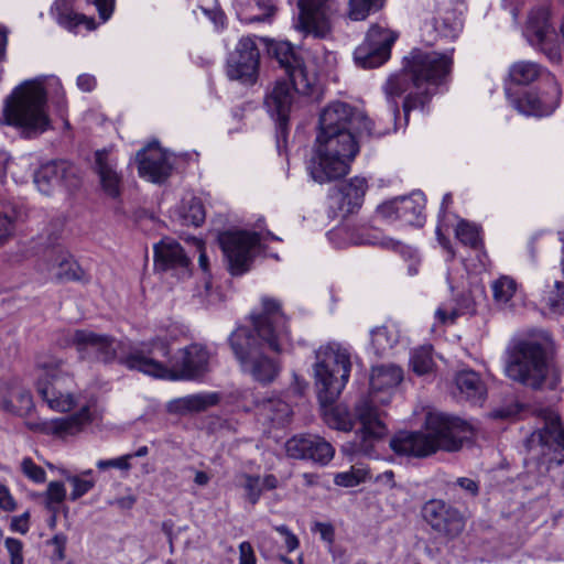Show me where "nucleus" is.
<instances>
[{"mask_svg":"<svg viewBox=\"0 0 564 564\" xmlns=\"http://www.w3.org/2000/svg\"><path fill=\"white\" fill-rule=\"evenodd\" d=\"M252 328L237 327L229 336L230 348L242 372L261 383L272 382L279 365L267 351L280 354L291 345L289 319L279 300L261 297V310L250 314Z\"/></svg>","mask_w":564,"mask_h":564,"instance_id":"obj_1","label":"nucleus"},{"mask_svg":"<svg viewBox=\"0 0 564 564\" xmlns=\"http://www.w3.org/2000/svg\"><path fill=\"white\" fill-rule=\"evenodd\" d=\"M404 61L403 69L388 78L383 90L394 118L399 113L395 98L408 93L403 102V111L408 121L410 111L423 110L432 95L435 94V87L449 76L453 58L447 53L415 48Z\"/></svg>","mask_w":564,"mask_h":564,"instance_id":"obj_2","label":"nucleus"},{"mask_svg":"<svg viewBox=\"0 0 564 564\" xmlns=\"http://www.w3.org/2000/svg\"><path fill=\"white\" fill-rule=\"evenodd\" d=\"M210 354L200 344H192L171 356V347L166 339L152 338L140 343L122 362L130 370L166 380H196L209 370Z\"/></svg>","mask_w":564,"mask_h":564,"instance_id":"obj_3","label":"nucleus"},{"mask_svg":"<svg viewBox=\"0 0 564 564\" xmlns=\"http://www.w3.org/2000/svg\"><path fill=\"white\" fill-rule=\"evenodd\" d=\"M47 98L59 109L66 106L65 91L58 77L39 76L22 82L6 98L3 115L7 124L22 128L28 133L48 129Z\"/></svg>","mask_w":564,"mask_h":564,"instance_id":"obj_4","label":"nucleus"},{"mask_svg":"<svg viewBox=\"0 0 564 564\" xmlns=\"http://www.w3.org/2000/svg\"><path fill=\"white\" fill-rule=\"evenodd\" d=\"M403 379L402 369L394 365H382L371 369L370 395L360 401L355 413L360 423V429L351 442L343 446V452L348 456H370L373 449V442L382 438L388 430L383 423L382 412L377 404H387L391 399L390 391Z\"/></svg>","mask_w":564,"mask_h":564,"instance_id":"obj_5","label":"nucleus"},{"mask_svg":"<svg viewBox=\"0 0 564 564\" xmlns=\"http://www.w3.org/2000/svg\"><path fill=\"white\" fill-rule=\"evenodd\" d=\"M474 436L466 421L442 412H429L425 432H400L390 441L391 449L402 456L423 458L438 449L455 452Z\"/></svg>","mask_w":564,"mask_h":564,"instance_id":"obj_6","label":"nucleus"},{"mask_svg":"<svg viewBox=\"0 0 564 564\" xmlns=\"http://www.w3.org/2000/svg\"><path fill=\"white\" fill-rule=\"evenodd\" d=\"M505 372L511 380L534 390L544 386L555 389L561 377L557 368L547 360L544 346L529 339L509 346Z\"/></svg>","mask_w":564,"mask_h":564,"instance_id":"obj_7","label":"nucleus"},{"mask_svg":"<svg viewBox=\"0 0 564 564\" xmlns=\"http://www.w3.org/2000/svg\"><path fill=\"white\" fill-rule=\"evenodd\" d=\"M359 152L355 132H317L315 152L308 163L312 178L324 184L340 178L349 173L350 163Z\"/></svg>","mask_w":564,"mask_h":564,"instance_id":"obj_8","label":"nucleus"},{"mask_svg":"<svg viewBox=\"0 0 564 564\" xmlns=\"http://www.w3.org/2000/svg\"><path fill=\"white\" fill-rule=\"evenodd\" d=\"M314 377L323 408L335 403L346 387L351 371L350 352L338 343H328L315 351Z\"/></svg>","mask_w":564,"mask_h":564,"instance_id":"obj_9","label":"nucleus"},{"mask_svg":"<svg viewBox=\"0 0 564 564\" xmlns=\"http://www.w3.org/2000/svg\"><path fill=\"white\" fill-rule=\"evenodd\" d=\"M36 390L48 408L56 412L70 411L76 404L75 381L65 361L54 356H41L36 361Z\"/></svg>","mask_w":564,"mask_h":564,"instance_id":"obj_10","label":"nucleus"},{"mask_svg":"<svg viewBox=\"0 0 564 564\" xmlns=\"http://www.w3.org/2000/svg\"><path fill=\"white\" fill-rule=\"evenodd\" d=\"M69 343L75 347L80 359L105 364L118 361L124 367L122 359L140 348V344L129 347L122 340L90 329H76L69 335Z\"/></svg>","mask_w":564,"mask_h":564,"instance_id":"obj_11","label":"nucleus"},{"mask_svg":"<svg viewBox=\"0 0 564 564\" xmlns=\"http://www.w3.org/2000/svg\"><path fill=\"white\" fill-rule=\"evenodd\" d=\"M350 130L368 137H382L386 130H377L373 122L359 109L343 101L329 104L319 115L318 132L335 133Z\"/></svg>","mask_w":564,"mask_h":564,"instance_id":"obj_12","label":"nucleus"},{"mask_svg":"<svg viewBox=\"0 0 564 564\" xmlns=\"http://www.w3.org/2000/svg\"><path fill=\"white\" fill-rule=\"evenodd\" d=\"M399 34L380 23L372 24L354 52L355 62L362 68L381 66L390 58L391 47Z\"/></svg>","mask_w":564,"mask_h":564,"instance_id":"obj_13","label":"nucleus"},{"mask_svg":"<svg viewBox=\"0 0 564 564\" xmlns=\"http://www.w3.org/2000/svg\"><path fill=\"white\" fill-rule=\"evenodd\" d=\"M220 248L228 261L230 273L243 274L249 270L253 250L260 243L257 232L246 230H228L218 237Z\"/></svg>","mask_w":564,"mask_h":564,"instance_id":"obj_14","label":"nucleus"},{"mask_svg":"<svg viewBox=\"0 0 564 564\" xmlns=\"http://www.w3.org/2000/svg\"><path fill=\"white\" fill-rule=\"evenodd\" d=\"M529 44L542 52L551 62L562 59L557 34L550 22V10L541 7L532 10L523 32Z\"/></svg>","mask_w":564,"mask_h":564,"instance_id":"obj_15","label":"nucleus"},{"mask_svg":"<svg viewBox=\"0 0 564 564\" xmlns=\"http://www.w3.org/2000/svg\"><path fill=\"white\" fill-rule=\"evenodd\" d=\"M297 28L315 37H326L333 28L335 17L339 12L336 0H299Z\"/></svg>","mask_w":564,"mask_h":564,"instance_id":"obj_16","label":"nucleus"},{"mask_svg":"<svg viewBox=\"0 0 564 564\" xmlns=\"http://www.w3.org/2000/svg\"><path fill=\"white\" fill-rule=\"evenodd\" d=\"M424 208V194L413 192L409 196L395 197L378 205L376 215L390 224L400 221L403 225L421 227L425 220Z\"/></svg>","mask_w":564,"mask_h":564,"instance_id":"obj_17","label":"nucleus"},{"mask_svg":"<svg viewBox=\"0 0 564 564\" xmlns=\"http://www.w3.org/2000/svg\"><path fill=\"white\" fill-rule=\"evenodd\" d=\"M268 51L284 69L294 88L308 95L316 83V76L306 68L292 44L286 41H273L269 44Z\"/></svg>","mask_w":564,"mask_h":564,"instance_id":"obj_18","label":"nucleus"},{"mask_svg":"<svg viewBox=\"0 0 564 564\" xmlns=\"http://www.w3.org/2000/svg\"><path fill=\"white\" fill-rule=\"evenodd\" d=\"M259 58L260 53L254 40L250 36L241 37L228 56L227 76L242 84H254L258 78Z\"/></svg>","mask_w":564,"mask_h":564,"instance_id":"obj_19","label":"nucleus"},{"mask_svg":"<svg viewBox=\"0 0 564 564\" xmlns=\"http://www.w3.org/2000/svg\"><path fill=\"white\" fill-rule=\"evenodd\" d=\"M422 513L431 528L447 539L458 536L465 528V518L460 511L443 500L432 499L427 501Z\"/></svg>","mask_w":564,"mask_h":564,"instance_id":"obj_20","label":"nucleus"},{"mask_svg":"<svg viewBox=\"0 0 564 564\" xmlns=\"http://www.w3.org/2000/svg\"><path fill=\"white\" fill-rule=\"evenodd\" d=\"M546 82L550 86L547 96H538L534 91H524L521 96H513L511 88H506V95L510 105L520 113L525 116H549L557 107L560 88L551 74H546Z\"/></svg>","mask_w":564,"mask_h":564,"instance_id":"obj_21","label":"nucleus"},{"mask_svg":"<svg viewBox=\"0 0 564 564\" xmlns=\"http://www.w3.org/2000/svg\"><path fill=\"white\" fill-rule=\"evenodd\" d=\"M538 416L544 422V426L534 431L528 440L530 451L539 449L543 456L550 452L564 449V429L558 414L550 408L540 409Z\"/></svg>","mask_w":564,"mask_h":564,"instance_id":"obj_22","label":"nucleus"},{"mask_svg":"<svg viewBox=\"0 0 564 564\" xmlns=\"http://www.w3.org/2000/svg\"><path fill=\"white\" fill-rule=\"evenodd\" d=\"M289 457L295 459H310L326 465L334 457L335 448L330 443L317 435H296L285 443Z\"/></svg>","mask_w":564,"mask_h":564,"instance_id":"obj_23","label":"nucleus"},{"mask_svg":"<svg viewBox=\"0 0 564 564\" xmlns=\"http://www.w3.org/2000/svg\"><path fill=\"white\" fill-rule=\"evenodd\" d=\"M368 189L367 180L364 177H352L346 183H341L330 189L328 194V205L334 214L347 216L358 210Z\"/></svg>","mask_w":564,"mask_h":564,"instance_id":"obj_24","label":"nucleus"},{"mask_svg":"<svg viewBox=\"0 0 564 564\" xmlns=\"http://www.w3.org/2000/svg\"><path fill=\"white\" fill-rule=\"evenodd\" d=\"M295 93L292 82L276 80L264 98V106L272 118L276 120L280 135L284 137L288 131L289 116L295 101ZM301 95H303L301 93Z\"/></svg>","mask_w":564,"mask_h":564,"instance_id":"obj_25","label":"nucleus"},{"mask_svg":"<svg viewBox=\"0 0 564 564\" xmlns=\"http://www.w3.org/2000/svg\"><path fill=\"white\" fill-rule=\"evenodd\" d=\"M39 191L48 195L55 187L64 185L74 188L78 185L77 169L64 160L52 161L42 165L34 174Z\"/></svg>","mask_w":564,"mask_h":564,"instance_id":"obj_26","label":"nucleus"},{"mask_svg":"<svg viewBox=\"0 0 564 564\" xmlns=\"http://www.w3.org/2000/svg\"><path fill=\"white\" fill-rule=\"evenodd\" d=\"M138 172L153 183L164 182L171 174L172 164L166 153L156 144H149L137 153Z\"/></svg>","mask_w":564,"mask_h":564,"instance_id":"obj_27","label":"nucleus"},{"mask_svg":"<svg viewBox=\"0 0 564 564\" xmlns=\"http://www.w3.org/2000/svg\"><path fill=\"white\" fill-rule=\"evenodd\" d=\"M95 172L99 177L102 191L111 198L121 194L122 177L117 171V160L107 149L95 152Z\"/></svg>","mask_w":564,"mask_h":564,"instance_id":"obj_28","label":"nucleus"},{"mask_svg":"<svg viewBox=\"0 0 564 564\" xmlns=\"http://www.w3.org/2000/svg\"><path fill=\"white\" fill-rule=\"evenodd\" d=\"M76 1L77 0H56L52 8V12L56 14L58 24L68 30L76 28L86 20L85 15L74 11ZM94 4L100 18L107 21L112 13L115 0H94Z\"/></svg>","mask_w":564,"mask_h":564,"instance_id":"obj_29","label":"nucleus"},{"mask_svg":"<svg viewBox=\"0 0 564 564\" xmlns=\"http://www.w3.org/2000/svg\"><path fill=\"white\" fill-rule=\"evenodd\" d=\"M90 422L91 413L89 406L85 405L72 415L43 421L41 423V431L46 434L65 437L79 433Z\"/></svg>","mask_w":564,"mask_h":564,"instance_id":"obj_30","label":"nucleus"},{"mask_svg":"<svg viewBox=\"0 0 564 564\" xmlns=\"http://www.w3.org/2000/svg\"><path fill=\"white\" fill-rule=\"evenodd\" d=\"M189 263V258L175 240L164 238L154 246V264L156 269L162 271L170 269L187 270Z\"/></svg>","mask_w":564,"mask_h":564,"instance_id":"obj_31","label":"nucleus"},{"mask_svg":"<svg viewBox=\"0 0 564 564\" xmlns=\"http://www.w3.org/2000/svg\"><path fill=\"white\" fill-rule=\"evenodd\" d=\"M52 263L48 270L53 271L56 279L61 281H87L85 271L75 262L68 252L62 249H54L51 252Z\"/></svg>","mask_w":564,"mask_h":564,"instance_id":"obj_32","label":"nucleus"},{"mask_svg":"<svg viewBox=\"0 0 564 564\" xmlns=\"http://www.w3.org/2000/svg\"><path fill=\"white\" fill-rule=\"evenodd\" d=\"M220 397L216 392H202L174 399L169 402V411L178 414L200 412L216 405Z\"/></svg>","mask_w":564,"mask_h":564,"instance_id":"obj_33","label":"nucleus"},{"mask_svg":"<svg viewBox=\"0 0 564 564\" xmlns=\"http://www.w3.org/2000/svg\"><path fill=\"white\" fill-rule=\"evenodd\" d=\"M455 384L460 394L473 403H481L486 398V386L474 370H462L455 376Z\"/></svg>","mask_w":564,"mask_h":564,"instance_id":"obj_34","label":"nucleus"},{"mask_svg":"<svg viewBox=\"0 0 564 564\" xmlns=\"http://www.w3.org/2000/svg\"><path fill=\"white\" fill-rule=\"evenodd\" d=\"M546 74L538 63L529 61L516 62L509 68V78L516 85H529Z\"/></svg>","mask_w":564,"mask_h":564,"instance_id":"obj_35","label":"nucleus"},{"mask_svg":"<svg viewBox=\"0 0 564 564\" xmlns=\"http://www.w3.org/2000/svg\"><path fill=\"white\" fill-rule=\"evenodd\" d=\"M259 412L270 422L281 425L288 421L291 408L280 398H271L259 404Z\"/></svg>","mask_w":564,"mask_h":564,"instance_id":"obj_36","label":"nucleus"},{"mask_svg":"<svg viewBox=\"0 0 564 564\" xmlns=\"http://www.w3.org/2000/svg\"><path fill=\"white\" fill-rule=\"evenodd\" d=\"M399 335L393 328L387 326L371 330V345L377 355H384L398 343Z\"/></svg>","mask_w":564,"mask_h":564,"instance_id":"obj_37","label":"nucleus"},{"mask_svg":"<svg viewBox=\"0 0 564 564\" xmlns=\"http://www.w3.org/2000/svg\"><path fill=\"white\" fill-rule=\"evenodd\" d=\"M328 237L332 241L337 239L343 240L338 243L339 247L345 245H367L376 243L369 236L362 234L360 229L355 227H338L329 231Z\"/></svg>","mask_w":564,"mask_h":564,"instance_id":"obj_38","label":"nucleus"},{"mask_svg":"<svg viewBox=\"0 0 564 564\" xmlns=\"http://www.w3.org/2000/svg\"><path fill=\"white\" fill-rule=\"evenodd\" d=\"M236 485L245 490L246 500L252 506L257 505L262 495L261 477L241 473L236 476Z\"/></svg>","mask_w":564,"mask_h":564,"instance_id":"obj_39","label":"nucleus"},{"mask_svg":"<svg viewBox=\"0 0 564 564\" xmlns=\"http://www.w3.org/2000/svg\"><path fill=\"white\" fill-rule=\"evenodd\" d=\"M181 217L184 225L200 226L205 220V209L202 200L196 197L183 200Z\"/></svg>","mask_w":564,"mask_h":564,"instance_id":"obj_40","label":"nucleus"},{"mask_svg":"<svg viewBox=\"0 0 564 564\" xmlns=\"http://www.w3.org/2000/svg\"><path fill=\"white\" fill-rule=\"evenodd\" d=\"M384 0H348V18L354 21L365 20L371 12L383 7Z\"/></svg>","mask_w":564,"mask_h":564,"instance_id":"obj_41","label":"nucleus"},{"mask_svg":"<svg viewBox=\"0 0 564 564\" xmlns=\"http://www.w3.org/2000/svg\"><path fill=\"white\" fill-rule=\"evenodd\" d=\"M491 290L495 302L505 305L514 295L517 283L512 278L503 275L492 282Z\"/></svg>","mask_w":564,"mask_h":564,"instance_id":"obj_42","label":"nucleus"},{"mask_svg":"<svg viewBox=\"0 0 564 564\" xmlns=\"http://www.w3.org/2000/svg\"><path fill=\"white\" fill-rule=\"evenodd\" d=\"M410 362L413 371L420 376L431 372L434 368L432 347L422 346L417 349H414L411 355Z\"/></svg>","mask_w":564,"mask_h":564,"instance_id":"obj_43","label":"nucleus"},{"mask_svg":"<svg viewBox=\"0 0 564 564\" xmlns=\"http://www.w3.org/2000/svg\"><path fill=\"white\" fill-rule=\"evenodd\" d=\"M456 238L465 246L477 248L480 245L478 227L462 219L455 229Z\"/></svg>","mask_w":564,"mask_h":564,"instance_id":"obj_44","label":"nucleus"},{"mask_svg":"<svg viewBox=\"0 0 564 564\" xmlns=\"http://www.w3.org/2000/svg\"><path fill=\"white\" fill-rule=\"evenodd\" d=\"M546 305L554 314L564 313V284L555 281L553 288L546 292L544 297Z\"/></svg>","mask_w":564,"mask_h":564,"instance_id":"obj_45","label":"nucleus"},{"mask_svg":"<svg viewBox=\"0 0 564 564\" xmlns=\"http://www.w3.org/2000/svg\"><path fill=\"white\" fill-rule=\"evenodd\" d=\"M435 29L442 36L455 39L462 30V22L453 15L436 18Z\"/></svg>","mask_w":564,"mask_h":564,"instance_id":"obj_46","label":"nucleus"},{"mask_svg":"<svg viewBox=\"0 0 564 564\" xmlns=\"http://www.w3.org/2000/svg\"><path fill=\"white\" fill-rule=\"evenodd\" d=\"M45 496L47 509L56 512L57 506L62 503L66 497V489L64 484L61 481H51L47 485Z\"/></svg>","mask_w":564,"mask_h":564,"instance_id":"obj_47","label":"nucleus"},{"mask_svg":"<svg viewBox=\"0 0 564 564\" xmlns=\"http://www.w3.org/2000/svg\"><path fill=\"white\" fill-rule=\"evenodd\" d=\"M249 3L252 6V3L263 12L261 14L257 15H246L242 17L241 12H238V17L243 20L245 22L252 23V22H264L269 20L275 12V7L271 3V0H250Z\"/></svg>","mask_w":564,"mask_h":564,"instance_id":"obj_48","label":"nucleus"},{"mask_svg":"<svg viewBox=\"0 0 564 564\" xmlns=\"http://www.w3.org/2000/svg\"><path fill=\"white\" fill-rule=\"evenodd\" d=\"M21 469L22 473L34 482L42 484L46 479L45 470L36 465L30 457L23 458Z\"/></svg>","mask_w":564,"mask_h":564,"instance_id":"obj_49","label":"nucleus"},{"mask_svg":"<svg viewBox=\"0 0 564 564\" xmlns=\"http://www.w3.org/2000/svg\"><path fill=\"white\" fill-rule=\"evenodd\" d=\"M73 486L70 500L75 501L87 494L95 485L93 479H84L78 476H67L66 478Z\"/></svg>","mask_w":564,"mask_h":564,"instance_id":"obj_50","label":"nucleus"},{"mask_svg":"<svg viewBox=\"0 0 564 564\" xmlns=\"http://www.w3.org/2000/svg\"><path fill=\"white\" fill-rule=\"evenodd\" d=\"M6 549L10 555V564H24L22 554L23 543L14 538H7L4 540Z\"/></svg>","mask_w":564,"mask_h":564,"instance_id":"obj_51","label":"nucleus"},{"mask_svg":"<svg viewBox=\"0 0 564 564\" xmlns=\"http://www.w3.org/2000/svg\"><path fill=\"white\" fill-rule=\"evenodd\" d=\"M474 311L475 310H474L473 301L467 299V300H465L464 310H453L451 313H447L445 310L440 307L435 312V315L442 323H446V322L453 323L458 315L465 314V313H474Z\"/></svg>","mask_w":564,"mask_h":564,"instance_id":"obj_52","label":"nucleus"},{"mask_svg":"<svg viewBox=\"0 0 564 564\" xmlns=\"http://www.w3.org/2000/svg\"><path fill=\"white\" fill-rule=\"evenodd\" d=\"M335 484L343 487H354L357 486L362 480V475L360 470L357 473L354 471H345L339 473L334 478Z\"/></svg>","mask_w":564,"mask_h":564,"instance_id":"obj_53","label":"nucleus"},{"mask_svg":"<svg viewBox=\"0 0 564 564\" xmlns=\"http://www.w3.org/2000/svg\"><path fill=\"white\" fill-rule=\"evenodd\" d=\"M129 459H130V456H126V455L118 457V458H112V459H100L97 462L96 466L101 470H105L110 467L122 469V470H128V469H130Z\"/></svg>","mask_w":564,"mask_h":564,"instance_id":"obj_54","label":"nucleus"},{"mask_svg":"<svg viewBox=\"0 0 564 564\" xmlns=\"http://www.w3.org/2000/svg\"><path fill=\"white\" fill-rule=\"evenodd\" d=\"M14 232V223L11 217L0 213V247L3 246Z\"/></svg>","mask_w":564,"mask_h":564,"instance_id":"obj_55","label":"nucleus"},{"mask_svg":"<svg viewBox=\"0 0 564 564\" xmlns=\"http://www.w3.org/2000/svg\"><path fill=\"white\" fill-rule=\"evenodd\" d=\"M239 564H257L253 547L248 541L239 544Z\"/></svg>","mask_w":564,"mask_h":564,"instance_id":"obj_56","label":"nucleus"},{"mask_svg":"<svg viewBox=\"0 0 564 564\" xmlns=\"http://www.w3.org/2000/svg\"><path fill=\"white\" fill-rule=\"evenodd\" d=\"M313 531L318 532L322 540L332 544L335 539V529L330 523L316 522Z\"/></svg>","mask_w":564,"mask_h":564,"instance_id":"obj_57","label":"nucleus"},{"mask_svg":"<svg viewBox=\"0 0 564 564\" xmlns=\"http://www.w3.org/2000/svg\"><path fill=\"white\" fill-rule=\"evenodd\" d=\"M275 530L285 536V547L289 552H293L295 549H297L300 542L296 535H294L286 525H279L275 528Z\"/></svg>","mask_w":564,"mask_h":564,"instance_id":"obj_58","label":"nucleus"},{"mask_svg":"<svg viewBox=\"0 0 564 564\" xmlns=\"http://www.w3.org/2000/svg\"><path fill=\"white\" fill-rule=\"evenodd\" d=\"M0 508L6 511H13L15 502L7 486L0 484Z\"/></svg>","mask_w":564,"mask_h":564,"instance_id":"obj_59","label":"nucleus"},{"mask_svg":"<svg viewBox=\"0 0 564 564\" xmlns=\"http://www.w3.org/2000/svg\"><path fill=\"white\" fill-rule=\"evenodd\" d=\"M455 485L460 487L463 490H465L467 494H469L471 497H475L479 492V485L474 479L467 478V477H460L456 480Z\"/></svg>","mask_w":564,"mask_h":564,"instance_id":"obj_60","label":"nucleus"},{"mask_svg":"<svg viewBox=\"0 0 564 564\" xmlns=\"http://www.w3.org/2000/svg\"><path fill=\"white\" fill-rule=\"evenodd\" d=\"M77 87L83 91L89 93L96 87V78L89 74H82L77 77Z\"/></svg>","mask_w":564,"mask_h":564,"instance_id":"obj_61","label":"nucleus"},{"mask_svg":"<svg viewBox=\"0 0 564 564\" xmlns=\"http://www.w3.org/2000/svg\"><path fill=\"white\" fill-rule=\"evenodd\" d=\"M436 237L440 245L449 253V258L453 259L455 257V252L451 245V241L443 234V225L441 223L436 227Z\"/></svg>","mask_w":564,"mask_h":564,"instance_id":"obj_62","label":"nucleus"},{"mask_svg":"<svg viewBox=\"0 0 564 564\" xmlns=\"http://www.w3.org/2000/svg\"><path fill=\"white\" fill-rule=\"evenodd\" d=\"M112 506H117L120 509H131L135 503V498L133 496H124L117 498L109 502Z\"/></svg>","mask_w":564,"mask_h":564,"instance_id":"obj_63","label":"nucleus"},{"mask_svg":"<svg viewBox=\"0 0 564 564\" xmlns=\"http://www.w3.org/2000/svg\"><path fill=\"white\" fill-rule=\"evenodd\" d=\"M278 486H279V480L272 474L264 475L263 478H261L262 490H273V489L278 488Z\"/></svg>","mask_w":564,"mask_h":564,"instance_id":"obj_64","label":"nucleus"}]
</instances>
